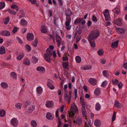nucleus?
Listing matches in <instances>:
<instances>
[{"label":"nucleus","mask_w":127,"mask_h":127,"mask_svg":"<svg viewBox=\"0 0 127 127\" xmlns=\"http://www.w3.org/2000/svg\"><path fill=\"white\" fill-rule=\"evenodd\" d=\"M101 93V90L100 88H96V96L99 95Z\"/></svg>","instance_id":"cd10ccee"},{"label":"nucleus","mask_w":127,"mask_h":127,"mask_svg":"<svg viewBox=\"0 0 127 127\" xmlns=\"http://www.w3.org/2000/svg\"><path fill=\"white\" fill-rule=\"evenodd\" d=\"M88 39L91 46L92 47H94L95 46V31H92L90 33L88 36Z\"/></svg>","instance_id":"f257e3e1"},{"label":"nucleus","mask_w":127,"mask_h":127,"mask_svg":"<svg viewBox=\"0 0 127 127\" xmlns=\"http://www.w3.org/2000/svg\"><path fill=\"white\" fill-rule=\"evenodd\" d=\"M123 66L125 69L127 70V62L124 63Z\"/></svg>","instance_id":"bf43d9fd"},{"label":"nucleus","mask_w":127,"mask_h":127,"mask_svg":"<svg viewBox=\"0 0 127 127\" xmlns=\"http://www.w3.org/2000/svg\"><path fill=\"white\" fill-rule=\"evenodd\" d=\"M34 36L32 33H29L27 36V39L29 41H31L33 40Z\"/></svg>","instance_id":"f8f14e48"},{"label":"nucleus","mask_w":127,"mask_h":127,"mask_svg":"<svg viewBox=\"0 0 127 127\" xmlns=\"http://www.w3.org/2000/svg\"><path fill=\"white\" fill-rule=\"evenodd\" d=\"M8 11L9 13L13 15H15L17 13L16 12H15L14 10L10 9H9Z\"/></svg>","instance_id":"49530a36"},{"label":"nucleus","mask_w":127,"mask_h":127,"mask_svg":"<svg viewBox=\"0 0 127 127\" xmlns=\"http://www.w3.org/2000/svg\"><path fill=\"white\" fill-rule=\"evenodd\" d=\"M56 39L58 45V47H59L60 45L61 41V38L60 37L59 35L57 34L56 35Z\"/></svg>","instance_id":"9b49d317"},{"label":"nucleus","mask_w":127,"mask_h":127,"mask_svg":"<svg viewBox=\"0 0 127 127\" xmlns=\"http://www.w3.org/2000/svg\"><path fill=\"white\" fill-rule=\"evenodd\" d=\"M81 36L80 35H77L76 37V42H78L79 40H80L81 39Z\"/></svg>","instance_id":"3c124183"},{"label":"nucleus","mask_w":127,"mask_h":127,"mask_svg":"<svg viewBox=\"0 0 127 127\" xmlns=\"http://www.w3.org/2000/svg\"><path fill=\"white\" fill-rule=\"evenodd\" d=\"M1 86L4 88H6L8 87V85L5 83L2 82L0 84Z\"/></svg>","instance_id":"f704fd0d"},{"label":"nucleus","mask_w":127,"mask_h":127,"mask_svg":"<svg viewBox=\"0 0 127 127\" xmlns=\"http://www.w3.org/2000/svg\"><path fill=\"white\" fill-rule=\"evenodd\" d=\"M10 75L12 78L15 79H17V75L14 72H12L10 73Z\"/></svg>","instance_id":"e433bc0d"},{"label":"nucleus","mask_w":127,"mask_h":127,"mask_svg":"<svg viewBox=\"0 0 127 127\" xmlns=\"http://www.w3.org/2000/svg\"><path fill=\"white\" fill-rule=\"evenodd\" d=\"M88 81L91 85H95V80L94 78H91Z\"/></svg>","instance_id":"a878e982"},{"label":"nucleus","mask_w":127,"mask_h":127,"mask_svg":"<svg viewBox=\"0 0 127 127\" xmlns=\"http://www.w3.org/2000/svg\"><path fill=\"white\" fill-rule=\"evenodd\" d=\"M112 81L113 84L116 85L119 81L118 80L115 79L114 80H112Z\"/></svg>","instance_id":"4d7b16f0"},{"label":"nucleus","mask_w":127,"mask_h":127,"mask_svg":"<svg viewBox=\"0 0 127 127\" xmlns=\"http://www.w3.org/2000/svg\"><path fill=\"white\" fill-rule=\"evenodd\" d=\"M114 10L115 14H119L120 12V7L119 6H117L114 9Z\"/></svg>","instance_id":"4be33fe9"},{"label":"nucleus","mask_w":127,"mask_h":127,"mask_svg":"<svg viewBox=\"0 0 127 127\" xmlns=\"http://www.w3.org/2000/svg\"><path fill=\"white\" fill-rule=\"evenodd\" d=\"M5 53V48L4 46H2L0 48V54L1 55L4 54Z\"/></svg>","instance_id":"b1692460"},{"label":"nucleus","mask_w":127,"mask_h":127,"mask_svg":"<svg viewBox=\"0 0 127 127\" xmlns=\"http://www.w3.org/2000/svg\"><path fill=\"white\" fill-rule=\"evenodd\" d=\"M104 53L103 51L101 50H100L97 51V54L99 56H102L103 55Z\"/></svg>","instance_id":"de8ad7c7"},{"label":"nucleus","mask_w":127,"mask_h":127,"mask_svg":"<svg viewBox=\"0 0 127 127\" xmlns=\"http://www.w3.org/2000/svg\"><path fill=\"white\" fill-rule=\"evenodd\" d=\"M119 40H117L114 42H113L111 44V46L112 48H114L117 47L118 46V43Z\"/></svg>","instance_id":"5701e85b"},{"label":"nucleus","mask_w":127,"mask_h":127,"mask_svg":"<svg viewBox=\"0 0 127 127\" xmlns=\"http://www.w3.org/2000/svg\"><path fill=\"white\" fill-rule=\"evenodd\" d=\"M118 86L119 89H121L123 86V84L121 82H120L118 84Z\"/></svg>","instance_id":"338daca9"},{"label":"nucleus","mask_w":127,"mask_h":127,"mask_svg":"<svg viewBox=\"0 0 127 127\" xmlns=\"http://www.w3.org/2000/svg\"><path fill=\"white\" fill-rule=\"evenodd\" d=\"M101 125V123L100 121L99 120H96V127H99Z\"/></svg>","instance_id":"2f4dec72"},{"label":"nucleus","mask_w":127,"mask_h":127,"mask_svg":"<svg viewBox=\"0 0 127 127\" xmlns=\"http://www.w3.org/2000/svg\"><path fill=\"white\" fill-rule=\"evenodd\" d=\"M102 74L105 77H107L108 76V75L107 73V71L106 70H104L102 72Z\"/></svg>","instance_id":"6e6d98bb"},{"label":"nucleus","mask_w":127,"mask_h":127,"mask_svg":"<svg viewBox=\"0 0 127 127\" xmlns=\"http://www.w3.org/2000/svg\"><path fill=\"white\" fill-rule=\"evenodd\" d=\"M5 114V111L3 110H0V116L3 117L4 116Z\"/></svg>","instance_id":"72a5a7b5"},{"label":"nucleus","mask_w":127,"mask_h":127,"mask_svg":"<svg viewBox=\"0 0 127 127\" xmlns=\"http://www.w3.org/2000/svg\"><path fill=\"white\" fill-rule=\"evenodd\" d=\"M53 83V82L52 81H48L47 84V85L48 87L51 89H53L54 88V86L52 84Z\"/></svg>","instance_id":"2eb2a0df"},{"label":"nucleus","mask_w":127,"mask_h":127,"mask_svg":"<svg viewBox=\"0 0 127 127\" xmlns=\"http://www.w3.org/2000/svg\"><path fill=\"white\" fill-rule=\"evenodd\" d=\"M30 1L32 4H35L36 3V0H28Z\"/></svg>","instance_id":"680f3d73"},{"label":"nucleus","mask_w":127,"mask_h":127,"mask_svg":"<svg viewBox=\"0 0 127 127\" xmlns=\"http://www.w3.org/2000/svg\"><path fill=\"white\" fill-rule=\"evenodd\" d=\"M82 120L80 118H77L75 120H74L73 121V123L75 124L79 125L82 122Z\"/></svg>","instance_id":"4468645a"},{"label":"nucleus","mask_w":127,"mask_h":127,"mask_svg":"<svg viewBox=\"0 0 127 127\" xmlns=\"http://www.w3.org/2000/svg\"><path fill=\"white\" fill-rule=\"evenodd\" d=\"M11 124L14 126L16 127L17 126L18 121L17 119L13 118L12 119L11 121Z\"/></svg>","instance_id":"6e6552de"},{"label":"nucleus","mask_w":127,"mask_h":127,"mask_svg":"<svg viewBox=\"0 0 127 127\" xmlns=\"http://www.w3.org/2000/svg\"><path fill=\"white\" fill-rule=\"evenodd\" d=\"M38 40L37 38H36L34 41H33L32 43V45L34 47L37 46L38 42Z\"/></svg>","instance_id":"c85d7f7f"},{"label":"nucleus","mask_w":127,"mask_h":127,"mask_svg":"<svg viewBox=\"0 0 127 127\" xmlns=\"http://www.w3.org/2000/svg\"><path fill=\"white\" fill-rule=\"evenodd\" d=\"M11 8L13 9H16L17 11L19 10V9L17 6L15 4H12L11 5Z\"/></svg>","instance_id":"c756f323"},{"label":"nucleus","mask_w":127,"mask_h":127,"mask_svg":"<svg viewBox=\"0 0 127 127\" xmlns=\"http://www.w3.org/2000/svg\"><path fill=\"white\" fill-rule=\"evenodd\" d=\"M66 22H65V28L66 29L69 30L71 28V26L70 25V22L71 21V18H68L66 17Z\"/></svg>","instance_id":"7ed1b4c3"},{"label":"nucleus","mask_w":127,"mask_h":127,"mask_svg":"<svg viewBox=\"0 0 127 127\" xmlns=\"http://www.w3.org/2000/svg\"><path fill=\"white\" fill-rule=\"evenodd\" d=\"M83 20V19L81 18H79L76 19L75 21L74 24L75 25H77L78 24L80 23Z\"/></svg>","instance_id":"a211bd4d"},{"label":"nucleus","mask_w":127,"mask_h":127,"mask_svg":"<svg viewBox=\"0 0 127 127\" xmlns=\"http://www.w3.org/2000/svg\"><path fill=\"white\" fill-rule=\"evenodd\" d=\"M72 12L71 10L69 8L67 9L65 11V14L67 16H68L69 18H70V16L71 15Z\"/></svg>","instance_id":"ddd939ff"},{"label":"nucleus","mask_w":127,"mask_h":127,"mask_svg":"<svg viewBox=\"0 0 127 127\" xmlns=\"http://www.w3.org/2000/svg\"><path fill=\"white\" fill-rule=\"evenodd\" d=\"M121 104L118 100H116L115 102L114 106L117 108H119L120 107Z\"/></svg>","instance_id":"bb28decb"},{"label":"nucleus","mask_w":127,"mask_h":127,"mask_svg":"<svg viewBox=\"0 0 127 127\" xmlns=\"http://www.w3.org/2000/svg\"><path fill=\"white\" fill-rule=\"evenodd\" d=\"M78 111V109L74 103L71 105V112L76 113Z\"/></svg>","instance_id":"1a4fd4ad"},{"label":"nucleus","mask_w":127,"mask_h":127,"mask_svg":"<svg viewBox=\"0 0 127 127\" xmlns=\"http://www.w3.org/2000/svg\"><path fill=\"white\" fill-rule=\"evenodd\" d=\"M32 60L33 63L35 64L38 62V59L35 57L33 56L32 58Z\"/></svg>","instance_id":"c9c22d12"},{"label":"nucleus","mask_w":127,"mask_h":127,"mask_svg":"<svg viewBox=\"0 0 127 127\" xmlns=\"http://www.w3.org/2000/svg\"><path fill=\"white\" fill-rule=\"evenodd\" d=\"M100 105L98 103H96V110H99L100 109Z\"/></svg>","instance_id":"c03bdc74"},{"label":"nucleus","mask_w":127,"mask_h":127,"mask_svg":"<svg viewBox=\"0 0 127 127\" xmlns=\"http://www.w3.org/2000/svg\"><path fill=\"white\" fill-rule=\"evenodd\" d=\"M9 17H8L3 20V23L5 24H7L9 23Z\"/></svg>","instance_id":"7c9ffc66"},{"label":"nucleus","mask_w":127,"mask_h":127,"mask_svg":"<svg viewBox=\"0 0 127 127\" xmlns=\"http://www.w3.org/2000/svg\"><path fill=\"white\" fill-rule=\"evenodd\" d=\"M40 30L41 32L44 33H46L47 32L46 27L44 25H42L41 26Z\"/></svg>","instance_id":"aec40b11"},{"label":"nucleus","mask_w":127,"mask_h":127,"mask_svg":"<svg viewBox=\"0 0 127 127\" xmlns=\"http://www.w3.org/2000/svg\"><path fill=\"white\" fill-rule=\"evenodd\" d=\"M45 68L42 66H39L36 68V70L41 73H43L45 72Z\"/></svg>","instance_id":"dca6fc26"},{"label":"nucleus","mask_w":127,"mask_h":127,"mask_svg":"<svg viewBox=\"0 0 127 127\" xmlns=\"http://www.w3.org/2000/svg\"><path fill=\"white\" fill-rule=\"evenodd\" d=\"M23 63L26 65H29L30 64V60L28 58H25L23 61Z\"/></svg>","instance_id":"412c9836"},{"label":"nucleus","mask_w":127,"mask_h":127,"mask_svg":"<svg viewBox=\"0 0 127 127\" xmlns=\"http://www.w3.org/2000/svg\"><path fill=\"white\" fill-rule=\"evenodd\" d=\"M17 27H14V28L13 29V30L12 31V32L13 33H14L15 32H16L17 31Z\"/></svg>","instance_id":"69168bd1"},{"label":"nucleus","mask_w":127,"mask_h":127,"mask_svg":"<svg viewBox=\"0 0 127 127\" xmlns=\"http://www.w3.org/2000/svg\"><path fill=\"white\" fill-rule=\"evenodd\" d=\"M82 30L80 29H78L75 32V33H76V34H77L78 33L79 35H80L82 33Z\"/></svg>","instance_id":"5fc2aeb1"},{"label":"nucleus","mask_w":127,"mask_h":127,"mask_svg":"<svg viewBox=\"0 0 127 127\" xmlns=\"http://www.w3.org/2000/svg\"><path fill=\"white\" fill-rule=\"evenodd\" d=\"M34 109V106L31 105L29 108L28 112L30 113L32 112Z\"/></svg>","instance_id":"58836bf2"},{"label":"nucleus","mask_w":127,"mask_h":127,"mask_svg":"<svg viewBox=\"0 0 127 127\" xmlns=\"http://www.w3.org/2000/svg\"><path fill=\"white\" fill-rule=\"evenodd\" d=\"M63 59L64 61H67L68 59V58L66 56L65 57H63Z\"/></svg>","instance_id":"774afa93"},{"label":"nucleus","mask_w":127,"mask_h":127,"mask_svg":"<svg viewBox=\"0 0 127 127\" xmlns=\"http://www.w3.org/2000/svg\"><path fill=\"white\" fill-rule=\"evenodd\" d=\"M31 124L32 127H36L37 126V123L35 120L32 121Z\"/></svg>","instance_id":"473e14b6"},{"label":"nucleus","mask_w":127,"mask_h":127,"mask_svg":"<svg viewBox=\"0 0 127 127\" xmlns=\"http://www.w3.org/2000/svg\"><path fill=\"white\" fill-rule=\"evenodd\" d=\"M74 95H75V99L76 98L77 96V90L76 89H75L74 90Z\"/></svg>","instance_id":"0e129e2a"},{"label":"nucleus","mask_w":127,"mask_h":127,"mask_svg":"<svg viewBox=\"0 0 127 127\" xmlns=\"http://www.w3.org/2000/svg\"><path fill=\"white\" fill-rule=\"evenodd\" d=\"M36 91L37 94L39 95H40L42 93V89L41 87H38L37 88Z\"/></svg>","instance_id":"f3484780"},{"label":"nucleus","mask_w":127,"mask_h":127,"mask_svg":"<svg viewBox=\"0 0 127 127\" xmlns=\"http://www.w3.org/2000/svg\"><path fill=\"white\" fill-rule=\"evenodd\" d=\"M44 59L46 61L49 63H50L51 61V59L50 57L44 56Z\"/></svg>","instance_id":"4c0bfd02"},{"label":"nucleus","mask_w":127,"mask_h":127,"mask_svg":"<svg viewBox=\"0 0 127 127\" xmlns=\"http://www.w3.org/2000/svg\"><path fill=\"white\" fill-rule=\"evenodd\" d=\"M20 14H21V15H22L23 16V17H25V14L24 12V10H22L20 11Z\"/></svg>","instance_id":"052dcab7"},{"label":"nucleus","mask_w":127,"mask_h":127,"mask_svg":"<svg viewBox=\"0 0 127 127\" xmlns=\"http://www.w3.org/2000/svg\"><path fill=\"white\" fill-rule=\"evenodd\" d=\"M117 30H118L117 32L119 34L123 33L125 32V30L124 29L118 28Z\"/></svg>","instance_id":"393cba45"},{"label":"nucleus","mask_w":127,"mask_h":127,"mask_svg":"<svg viewBox=\"0 0 127 127\" xmlns=\"http://www.w3.org/2000/svg\"><path fill=\"white\" fill-rule=\"evenodd\" d=\"M75 60L76 62L78 63H79L81 61V58L79 56H77L76 57Z\"/></svg>","instance_id":"ea45409f"},{"label":"nucleus","mask_w":127,"mask_h":127,"mask_svg":"<svg viewBox=\"0 0 127 127\" xmlns=\"http://www.w3.org/2000/svg\"><path fill=\"white\" fill-rule=\"evenodd\" d=\"M116 118V113L114 112L112 117V121H113L115 120Z\"/></svg>","instance_id":"864d4df0"},{"label":"nucleus","mask_w":127,"mask_h":127,"mask_svg":"<svg viewBox=\"0 0 127 127\" xmlns=\"http://www.w3.org/2000/svg\"><path fill=\"white\" fill-rule=\"evenodd\" d=\"M107 84V81L105 80L102 83L101 86L102 87H105L106 86Z\"/></svg>","instance_id":"37998d69"},{"label":"nucleus","mask_w":127,"mask_h":127,"mask_svg":"<svg viewBox=\"0 0 127 127\" xmlns=\"http://www.w3.org/2000/svg\"><path fill=\"white\" fill-rule=\"evenodd\" d=\"M82 69L84 70H86L87 69H91V67L90 66H86L84 67H83Z\"/></svg>","instance_id":"603ef678"},{"label":"nucleus","mask_w":127,"mask_h":127,"mask_svg":"<svg viewBox=\"0 0 127 127\" xmlns=\"http://www.w3.org/2000/svg\"><path fill=\"white\" fill-rule=\"evenodd\" d=\"M114 23L117 25L121 26L122 25V20L120 18L116 19L114 21Z\"/></svg>","instance_id":"39448f33"},{"label":"nucleus","mask_w":127,"mask_h":127,"mask_svg":"<svg viewBox=\"0 0 127 127\" xmlns=\"http://www.w3.org/2000/svg\"><path fill=\"white\" fill-rule=\"evenodd\" d=\"M15 106L17 108L20 109H21V104L20 103H18L16 104Z\"/></svg>","instance_id":"09e8293b"},{"label":"nucleus","mask_w":127,"mask_h":127,"mask_svg":"<svg viewBox=\"0 0 127 127\" xmlns=\"http://www.w3.org/2000/svg\"><path fill=\"white\" fill-rule=\"evenodd\" d=\"M80 102L82 105L81 112L82 113L83 117H84L86 116V110L85 109V104L84 101L83 100H82V101H81Z\"/></svg>","instance_id":"f03ea898"},{"label":"nucleus","mask_w":127,"mask_h":127,"mask_svg":"<svg viewBox=\"0 0 127 127\" xmlns=\"http://www.w3.org/2000/svg\"><path fill=\"white\" fill-rule=\"evenodd\" d=\"M5 5L4 2H2L0 3V9H1L4 8Z\"/></svg>","instance_id":"a18cd8bd"},{"label":"nucleus","mask_w":127,"mask_h":127,"mask_svg":"<svg viewBox=\"0 0 127 127\" xmlns=\"http://www.w3.org/2000/svg\"><path fill=\"white\" fill-rule=\"evenodd\" d=\"M54 103L52 101H48L46 102L45 106L49 108H51L53 107Z\"/></svg>","instance_id":"423d86ee"},{"label":"nucleus","mask_w":127,"mask_h":127,"mask_svg":"<svg viewBox=\"0 0 127 127\" xmlns=\"http://www.w3.org/2000/svg\"><path fill=\"white\" fill-rule=\"evenodd\" d=\"M106 62V60L104 59H102L101 60L100 63L102 64H105Z\"/></svg>","instance_id":"e2e57ef3"},{"label":"nucleus","mask_w":127,"mask_h":127,"mask_svg":"<svg viewBox=\"0 0 127 127\" xmlns=\"http://www.w3.org/2000/svg\"><path fill=\"white\" fill-rule=\"evenodd\" d=\"M52 52H47L44 54V56H46L47 57H50L52 56Z\"/></svg>","instance_id":"79ce46f5"},{"label":"nucleus","mask_w":127,"mask_h":127,"mask_svg":"<svg viewBox=\"0 0 127 127\" xmlns=\"http://www.w3.org/2000/svg\"><path fill=\"white\" fill-rule=\"evenodd\" d=\"M0 34L2 35L6 36H8L10 35V32L6 30L2 31L0 32Z\"/></svg>","instance_id":"0eeeda50"},{"label":"nucleus","mask_w":127,"mask_h":127,"mask_svg":"<svg viewBox=\"0 0 127 127\" xmlns=\"http://www.w3.org/2000/svg\"><path fill=\"white\" fill-rule=\"evenodd\" d=\"M53 114L50 112H48L46 115V117L49 120H52L54 118Z\"/></svg>","instance_id":"9d476101"},{"label":"nucleus","mask_w":127,"mask_h":127,"mask_svg":"<svg viewBox=\"0 0 127 127\" xmlns=\"http://www.w3.org/2000/svg\"><path fill=\"white\" fill-rule=\"evenodd\" d=\"M64 67L65 68H67L68 66V63H64L63 64Z\"/></svg>","instance_id":"13d9d810"},{"label":"nucleus","mask_w":127,"mask_h":127,"mask_svg":"<svg viewBox=\"0 0 127 127\" xmlns=\"http://www.w3.org/2000/svg\"><path fill=\"white\" fill-rule=\"evenodd\" d=\"M26 49L28 52H29L31 50V48L30 46L28 44L26 45Z\"/></svg>","instance_id":"a19ab883"},{"label":"nucleus","mask_w":127,"mask_h":127,"mask_svg":"<svg viewBox=\"0 0 127 127\" xmlns=\"http://www.w3.org/2000/svg\"><path fill=\"white\" fill-rule=\"evenodd\" d=\"M103 15L105 17V19L106 21L109 20L110 19V14L107 9L105 10L103 12Z\"/></svg>","instance_id":"20e7f679"},{"label":"nucleus","mask_w":127,"mask_h":127,"mask_svg":"<svg viewBox=\"0 0 127 127\" xmlns=\"http://www.w3.org/2000/svg\"><path fill=\"white\" fill-rule=\"evenodd\" d=\"M28 23L27 21L24 19H22L20 23V25L23 26L27 25Z\"/></svg>","instance_id":"6ab92c4d"},{"label":"nucleus","mask_w":127,"mask_h":127,"mask_svg":"<svg viewBox=\"0 0 127 127\" xmlns=\"http://www.w3.org/2000/svg\"><path fill=\"white\" fill-rule=\"evenodd\" d=\"M24 57V55L22 54L21 55H19L17 57V59L19 60H21Z\"/></svg>","instance_id":"8fccbe9b"}]
</instances>
